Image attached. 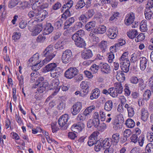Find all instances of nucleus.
Here are the masks:
<instances>
[{
	"label": "nucleus",
	"instance_id": "2f4dec72",
	"mask_svg": "<svg viewBox=\"0 0 153 153\" xmlns=\"http://www.w3.org/2000/svg\"><path fill=\"white\" fill-rule=\"evenodd\" d=\"M141 119L144 121H146L149 117L148 111L145 108H142L141 110Z\"/></svg>",
	"mask_w": 153,
	"mask_h": 153
},
{
	"label": "nucleus",
	"instance_id": "423d86ee",
	"mask_svg": "<svg viewBox=\"0 0 153 153\" xmlns=\"http://www.w3.org/2000/svg\"><path fill=\"white\" fill-rule=\"evenodd\" d=\"M69 119V115L67 114H65L60 117L58 120V123L62 129H67L68 125L67 123Z\"/></svg>",
	"mask_w": 153,
	"mask_h": 153
},
{
	"label": "nucleus",
	"instance_id": "6ab92c4d",
	"mask_svg": "<svg viewBox=\"0 0 153 153\" xmlns=\"http://www.w3.org/2000/svg\"><path fill=\"white\" fill-rule=\"evenodd\" d=\"M125 108L127 109L129 117H132L134 114V108L130 104L126 103L124 106Z\"/></svg>",
	"mask_w": 153,
	"mask_h": 153
},
{
	"label": "nucleus",
	"instance_id": "1a4fd4ad",
	"mask_svg": "<svg viewBox=\"0 0 153 153\" xmlns=\"http://www.w3.org/2000/svg\"><path fill=\"white\" fill-rule=\"evenodd\" d=\"M99 133L98 132H94L89 137V140L88 142V145L90 146L95 145V146L96 145L98 141L97 137Z\"/></svg>",
	"mask_w": 153,
	"mask_h": 153
},
{
	"label": "nucleus",
	"instance_id": "774afa93",
	"mask_svg": "<svg viewBox=\"0 0 153 153\" xmlns=\"http://www.w3.org/2000/svg\"><path fill=\"white\" fill-rule=\"evenodd\" d=\"M141 151L140 148L135 147L131 149L130 152V153H140Z\"/></svg>",
	"mask_w": 153,
	"mask_h": 153
},
{
	"label": "nucleus",
	"instance_id": "a878e982",
	"mask_svg": "<svg viewBox=\"0 0 153 153\" xmlns=\"http://www.w3.org/2000/svg\"><path fill=\"white\" fill-rule=\"evenodd\" d=\"M111 142L112 144H113V146L116 145L119 141L120 137V134L118 133H116L114 134L112 136L111 138Z\"/></svg>",
	"mask_w": 153,
	"mask_h": 153
},
{
	"label": "nucleus",
	"instance_id": "4468645a",
	"mask_svg": "<svg viewBox=\"0 0 153 153\" xmlns=\"http://www.w3.org/2000/svg\"><path fill=\"white\" fill-rule=\"evenodd\" d=\"M99 66L102 72L107 74L110 72V67L108 64L105 63H100L99 64Z\"/></svg>",
	"mask_w": 153,
	"mask_h": 153
},
{
	"label": "nucleus",
	"instance_id": "e433bc0d",
	"mask_svg": "<svg viewBox=\"0 0 153 153\" xmlns=\"http://www.w3.org/2000/svg\"><path fill=\"white\" fill-rule=\"evenodd\" d=\"M138 32L135 29L130 30L127 33L128 36L131 39L134 38L138 35Z\"/></svg>",
	"mask_w": 153,
	"mask_h": 153
},
{
	"label": "nucleus",
	"instance_id": "680f3d73",
	"mask_svg": "<svg viewBox=\"0 0 153 153\" xmlns=\"http://www.w3.org/2000/svg\"><path fill=\"white\" fill-rule=\"evenodd\" d=\"M46 37L44 34L39 35L38 36L36 41L38 42H42L44 41Z\"/></svg>",
	"mask_w": 153,
	"mask_h": 153
},
{
	"label": "nucleus",
	"instance_id": "cd10ccee",
	"mask_svg": "<svg viewBox=\"0 0 153 153\" xmlns=\"http://www.w3.org/2000/svg\"><path fill=\"white\" fill-rule=\"evenodd\" d=\"M113 103L112 100H108L105 104L104 109L107 111H110L113 108Z\"/></svg>",
	"mask_w": 153,
	"mask_h": 153
},
{
	"label": "nucleus",
	"instance_id": "39448f33",
	"mask_svg": "<svg viewBox=\"0 0 153 153\" xmlns=\"http://www.w3.org/2000/svg\"><path fill=\"white\" fill-rule=\"evenodd\" d=\"M123 88L120 82L116 83L115 88H109V94L113 97H116L118 94H121L123 91Z\"/></svg>",
	"mask_w": 153,
	"mask_h": 153
},
{
	"label": "nucleus",
	"instance_id": "5701e85b",
	"mask_svg": "<svg viewBox=\"0 0 153 153\" xmlns=\"http://www.w3.org/2000/svg\"><path fill=\"white\" fill-rule=\"evenodd\" d=\"M93 56V53L91 51L88 50L84 51L82 54V58L87 59L91 58Z\"/></svg>",
	"mask_w": 153,
	"mask_h": 153
},
{
	"label": "nucleus",
	"instance_id": "13d9d810",
	"mask_svg": "<svg viewBox=\"0 0 153 153\" xmlns=\"http://www.w3.org/2000/svg\"><path fill=\"white\" fill-rule=\"evenodd\" d=\"M94 10L93 9H91L86 12V15L88 18H90L94 15Z\"/></svg>",
	"mask_w": 153,
	"mask_h": 153
},
{
	"label": "nucleus",
	"instance_id": "6e6552de",
	"mask_svg": "<svg viewBox=\"0 0 153 153\" xmlns=\"http://www.w3.org/2000/svg\"><path fill=\"white\" fill-rule=\"evenodd\" d=\"M78 70L75 67L69 68L65 72L64 76L67 79H71L78 74Z\"/></svg>",
	"mask_w": 153,
	"mask_h": 153
},
{
	"label": "nucleus",
	"instance_id": "3c124183",
	"mask_svg": "<svg viewBox=\"0 0 153 153\" xmlns=\"http://www.w3.org/2000/svg\"><path fill=\"white\" fill-rule=\"evenodd\" d=\"M139 87L141 90L143 91L146 87V85L144 84V82L142 78H140L139 81Z\"/></svg>",
	"mask_w": 153,
	"mask_h": 153
},
{
	"label": "nucleus",
	"instance_id": "a18cd8bd",
	"mask_svg": "<svg viewBox=\"0 0 153 153\" xmlns=\"http://www.w3.org/2000/svg\"><path fill=\"white\" fill-rule=\"evenodd\" d=\"M128 54L129 53L128 52H124L120 58V62H127L126 61H129L128 59Z\"/></svg>",
	"mask_w": 153,
	"mask_h": 153
},
{
	"label": "nucleus",
	"instance_id": "37998d69",
	"mask_svg": "<svg viewBox=\"0 0 153 153\" xmlns=\"http://www.w3.org/2000/svg\"><path fill=\"white\" fill-rule=\"evenodd\" d=\"M113 123V128L115 130H117L122 128V124L118 120H114Z\"/></svg>",
	"mask_w": 153,
	"mask_h": 153
},
{
	"label": "nucleus",
	"instance_id": "c9c22d12",
	"mask_svg": "<svg viewBox=\"0 0 153 153\" xmlns=\"http://www.w3.org/2000/svg\"><path fill=\"white\" fill-rule=\"evenodd\" d=\"M36 4L42 9L46 8L48 7V4L45 2V0H38L36 2Z\"/></svg>",
	"mask_w": 153,
	"mask_h": 153
},
{
	"label": "nucleus",
	"instance_id": "9b49d317",
	"mask_svg": "<svg viewBox=\"0 0 153 153\" xmlns=\"http://www.w3.org/2000/svg\"><path fill=\"white\" fill-rule=\"evenodd\" d=\"M82 108V104L80 102H77L71 108V113L73 115H75L79 113Z\"/></svg>",
	"mask_w": 153,
	"mask_h": 153
},
{
	"label": "nucleus",
	"instance_id": "20e7f679",
	"mask_svg": "<svg viewBox=\"0 0 153 153\" xmlns=\"http://www.w3.org/2000/svg\"><path fill=\"white\" fill-rule=\"evenodd\" d=\"M95 109L94 105L91 106L85 109L83 114L78 115L76 119L77 120L81 121L87 120L91 117L92 115V111Z\"/></svg>",
	"mask_w": 153,
	"mask_h": 153
},
{
	"label": "nucleus",
	"instance_id": "aec40b11",
	"mask_svg": "<svg viewBox=\"0 0 153 153\" xmlns=\"http://www.w3.org/2000/svg\"><path fill=\"white\" fill-rule=\"evenodd\" d=\"M127 62H120V67L123 71L125 73L128 72L129 70V67L130 65V62L129 61H127Z\"/></svg>",
	"mask_w": 153,
	"mask_h": 153
},
{
	"label": "nucleus",
	"instance_id": "58836bf2",
	"mask_svg": "<svg viewBox=\"0 0 153 153\" xmlns=\"http://www.w3.org/2000/svg\"><path fill=\"white\" fill-rule=\"evenodd\" d=\"M21 0H10L8 3V6L10 9H12L17 5L19 4Z\"/></svg>",
	"mask_w": 153,
	"mask_h": 153
},
{
	"label": "nucleus",
	"instance_id": "bf43d9fd",
	"mask_svg": "<svg viewBox=\"0 0 153 153\" xmlns=\"http://www.w3.org/2000/svg\"><path fill=\"white\" fill-rule=\"evenodd\" d=\"M87 18L85 14H82L79 17V20L80 22L81 21V22L84 24L87 21Z\"/></svg>",
	"mask_w": 153,
	"mask_h": 153
},
{
	"label": "nucleus",
	"instance_id": "f3484780",
	"mask_svg": "<svg viewBox=\"0 0 153 153\" xmlns=\"http://www.w3.org/2000/svg\"><path fill=\"white\" fill-rule=\"evenodd\" d=\"M37 14V19L39 21H41L43 20L48 15V12L46 10L41 9L38 10Z\"/></svg>",
	"mask_w": 153,
	"mask_h": 153
},
{
	"label": "nucleus",
	"instance_id": "6e6d98bb",
	"mask_svg": "<svg viewBox=\"0 0 153 153\" xmlns=\"http://www.w3.org/2000/svg\"><path fill=\"white\" fill-rule=\"evenodd\" d=\"M5 6H3L2 5H0V12L1 13V17L4 18L5 16L6 13V11H5Z\"/></svg>",
	"mask_w": 153,
	"mask_h": 153
},
{
	"label": "nucleus",
	"instance_id": "0e129e2a",
	"mask_svg": "<svg viewBox=\"0 0 153 153\" xmlns=\"http://www.w3.org/2000/svg\"><path fill=\"white\" fill-rule=\"evenodd\" d=\"M52 131L53 133L56 132L59 129L56 126V123H52L51 124Z\"/></svg>",
	"mask_w": 153,
	"mask_h": 153
},
{
	"label": "nucleus",
	"instance_id": "dca6fc26",
	"mask_svg": "<svg viewBox=\"0 0 153 153\" xmlns=\"http://www.w3.org/2000/svg\"><path fill=\"white\" fill-rule=\"evenodd\" d=\"M140 69L144 71L146 68L147 65L148 64V59L145 57H141L140 58Z\"/></svg>",
	"mask_w": 153,
	"mask_h": 153
},
{
	"label": "nucleus",
	"instance_id": "72a5a7b5",
	"mask_svg": "<svg viewBox=\"0 0 153 153\" xmlns=\"http://www.w3.org/2000/svg\"><path fill=\"white\" fill-rule=\"evenodd\" d=\"M116 79L118 81L120 82H123L125 80V75L122 71H117Z\"/></svg>",
	"mask_w": 153,
	"mask_h": 153
},
{
	"label": "nucleus",
	"instance_id": "4be33fe9",
	"mask_svg": "<svg viewBox=\"0 0 153 153\" xmlns=\"http://www.w3.org/2000/svg\"><path fill=\"white\" fill-rule=\"evenodd\" d=\"M100 91L97 88H95L93 90L90 96V99L91 100H93L97 99L100 96Z\"/></svg>",
	"mask_w": 153,
	"mask_h": 153
},
{
	"label": "nucleus",
	"instance_id": "bb28decb",
	"mask_svg": "<svg viewBox=\"0 0 153 153\" xmlns=\"http://www.w3.org/2000/svg\"><path fill=\"white\" fill-rule=\"evenodd\" d=\"M135 19L134 14L132 12H131L128 14V18L126 19V23L127 25H128L130 24L133 23Z\"/></svg>",
	"mask_w": 153,
	"mask_h": 153
},
{
	"label": "nucleus",
	"instance_id": "a19ab883",
	"mask_svg": "<svg viewBox=\"0 0 153 153\" xmlns=\"http://www.w3.org/2000/svg\"><path fill=\"white\" fill-rule=\"evenodd\" d=\"M146 22V20H143L140 23V28L142 32H145L147 30Z\"/></svg>",
	"mask_w": 153,
	"mask_h": 153
},
{
	"label": "nucleus",
	"instance_id": "ddd939ff",
	"mask_svg": "<svg viewBox=\"0 0 153 153\" xmlns=\"http://www.w3.org/2000/svg\"><path fill=\"white\" fill-rule=\"evenodd\" d=\"M85 125L83 123L77 124H74L71 127L72 131L76 133L79 132L84 128Z\"/></svg>",
	"mask_w": 153,
	"mask_h": 153
},
{
	"label": "nucleus",
	"instance_id": "f257e3e1",
	"mask_svg": "<svg viewBox=\"0 0 153 153\" xmlns=\"http://www.w3.org/2000/svg\"><path fill=\"white\" fill-rule=\"evenodd\" d=\"M85 34L84 31L82 30H80L72 35V39L77 47L83 48L85 46V42L82 38V37L84 36Z\"/></svg>",
	"mask_w": 153,
	"mask_h": 153
},
{
	"label": "nucleus",
	"instance_id": "c03bdc74",
	"mask_svg": "<svg viewBox=\"0 0 153 153\" xmlns=\"http://www.w3.org/2000/svg\"><path fill=\"white\" fill-rule=\"evenodd\" d=\"M85 2L84 0H79L77 1L75 6L76 9H81L85 6Z\"/></svg>",
	"mask_w": 153,
	"mask_h": 153
},
{
	"label": "nucleus",
	"instance_id": "4c0bfd02",
	"mask_svg": "<svg viewBox=\"0 0 153 153\" xmlns=\"http://www.w3.org/2000/svg\"><path fill=\"white\" fill-rule=\"evenodd\" d=\"M96 25V22L94 21L89 22L85 25V29L88 31H91L94 28Z\"/></svg>",
	"mask_w": 153,
	"mask_h": 153
},
{
	"label": "nucleus",
	"instance_id": "c756f323",
	"mask_svg": "<svg viewBox=\"0 0 153 153\" xmlns=\"http://www.w3.org/2000/svg\"><path fill=\"white\" fill-rule=\"evenodd\" d=\"M57 64L54 63H50L46 66L45 67V71L47 72L51 71H53L56 68Z\"/></svg>",
	"mask_w": 153,
	"mask_h": 153
},
{
	"label": "nucleus",
	"instance_id": "f704fd0d",
	"mask_svg": "<svg viewBox=\"0 0 153 153\" xmlns=\"http://www.w3.org/2000/svg\"><path fill=\"white\" fill-rule=\"evenodd\" d=\"M73 1L72 0H68L66 3L63 5L61 10L64 11V9L69 10L73 5Z\"/></svg>",
	"mask_w": 153,
	"mask_h": 153
},
{
	"label": "nucleus",
	"instance_id": "393cba45",
	"mask_svg": "<svg viewBox=\"0 0 153 153\" xmlns=\"http://www.w3.org/2000/svg\"><path fill=\"white\" fill-rule=\"evenodd\" d=\"M93 120L94 126L95 128L98 127L100 124V120L99 119V114L98 112H95L94 114L93 119Z\"/></svg>",
	"mask_w": 153,
	"mask_h": 153
},
{
	"label": "nucleus",
	"instance_id": "603ef678",
	"mask_svg": "<svg viewBox=\"0 0 153 153\" xmlns=\"http://www.w3.org/2000/svg\"><path fill=\"white\" fill-rule=\"evenodd\" d=\"M99 67V65H97L96 64H94L91 66L90 69L93 73H96L98 72Z\"/></svg>",
	"mask_w": 153,
	"mask_h": 153
},
{
	"label": "nucleus",
	"instance_id": "e2e57ef3",
	"mask_svg": "<svg viewBox=\"0 0 153 153\" xmlns=\"http://www.w3.org/2000/svg\"><path fill=\"white\" fill-rule=\"evenodd\" d=\"M147 139L150 142L153 141V132L152 131H149L147 132L146 136Z\"/></svg>",
	"mask_w": 153,
	"mask_h": 153
},
{
	"label": "nucleus",
	"instance_id": "79ce46f5",
	"mask_svg": "<svg viewBox=\"0 0 153 153\" xmlns=\"http://www.w3.org/2000/svg\"><path fill=\"white\" fill-rule=\"evenodd\" d=\"M125 124L127 127L131 128L134 127L135 123L133 120L130 118H128L126 120Z\"/></svg>",
	"mask_w": 153,
	"mask_h": 153
},
{
	"label": "nucleus",
	"instance_id": "09e8293b",
	"mask_svg": "<svg viewBox=\"0 0 153 153\" xmlns=\"http://www.w3.org/2000/svg\"><path fill=\"white\" fill-rule=\"evenodd\" d=\"M106 31V27L104 26H100L97 29L96 32L97 33L103 34Z\"/></svg>",
	"mask_w": 153,
	"mask_h": 153
},
{
	"label": "nucleus",
	"instance_id": "ea45409f",
	"mask_svg": "<svg viewBox=\"0 0 153 153\" xmlns=\"http://www.w3.org/2000/svg\"><path fill=\"white\" fill-rule=\"evenodd\" d=\"M144 14L146 19L148 20H149L151 19L152 15L153 14L152 11L148 8H146Z\"/></svg>",
	"mask_w": 153,
	"mask_h": 153
},
{
	"label": "nucleus",
	"instance_id": "a211bd4d",
	"mask_svg": "<svg viewBox=\"0 0 153 153\" xmlns=\"http://www.w3.org/2000/svg\"><path fill=\"white\" fill-rule=\"evenodd\" d=\"M80 87L82 89V91L86 95L89 92L90 87L87 82L83 81L80 84Z\"/></svg>",
	"mask_w": 153,
	"mask_h": 153
},
{
	"label": "nucleus",
	"instance_id": "338daca9",
	"mask_svg": "<svg viewBox=\"0 0 153 153\" xmlns=\"http://www.w3.org/2000/svg\"><path fill=\"white\" fill-rule=\"evenodd\" d=\"M114 146H109L108 148H106L104 151V153H112L114 152Z\"/></svg>",
	"mask_w": 153,
	"mask_h": 153
},
{
	"label": "nucleus",
	"instance_id": "864d4df0",
	"mask_svg": "<svg viewBox=\"0 0 153 153\" xmlns=\"http://www.w3.org/2000/svg\"><path fill=\"white\" fill-rule=\"evenodd\" d=\"M146 150L149 153H153V144L152 143L148 144L146 146Z\"/></svg>",
	"mask_w": 153,
	"mask_h": 153
},
{
	"label": "nucleus",
	"instance_id": "412c9836",
	"mask_svg": "<svg viewBox=\"0 0 153 153\" xmlns=\"http://www.w3.org/2000/svg\"><path fill=\"white\" fill-rule=\"evenodd\" d=\"M39 58V55L38 53H36L33 56L30 58L28 61V64L30 66L32 65H34L39 62L38 60Z\"/></svg>",
	"mask_w": 153,
	"mask_h": 153
},
{
	"label": "nucleus",
	"instance_id": "4d7b16f0",
	"mask_svg": "<svg viewBox=\"0 0 153 153\" xmlns=\"http://www.w3.org/2000/svg\"><path fill=\"white\" fill-rule=\"evenodd\" d=\"M125 41L123 39H119L118 40V43L115 44V47L118 48L125 44Z\"/></svg>",
	"mask_w": 153,
	"mask_h": 153
},
{
	"label": "nucleus",
	"instance_id": "7c9ffc66",
	"mask_svg": "<svg viewBox=\"0 0 153 153\" xmlns=\"http://www.w3.org/2000/svg\"><path fill=\"white\" fill-rule=\"evenodd\" d=\"M75 22V19L74 17H71L67 19L64 24V28L66 29L68 28Z\"/></svg>",
	"mask_w": 153,
	"mask_h": 153
},
{
	"label": "nucleus",
	"instance_id": "9d476101",
	"mask_svg": "<svg viewBox=\"0 0 153 153\" xmlns=\"http://www.w3.org/2000/svg\"><path fill=\"white\" fill-rule=\"evenodd\" d=\"M56 52L43 51L42 54V56L45 57L43 61L44 63H46L49 62L56 56Z\"/></svg>",
	"mask_w": 153,
	"mask_h": 153
},
{
	"label": "nucleus",
	"instance_id": "473e14b6",
	"mask_svg": "<svg viewBox=\"0 0 153 153\" xmlns=\"http://www.w3.org/2000/svg\"><path fill=\"white\" fill-rule=\"evenodd\" d=\"M53 30V27L51 24L49 23L47 24L44 30V33L46 35L49 34L51 33Z\"/></svg>",
	"mask_w": 153,
	"mask_h": 153
},
{
	"label": "nucleus",
	"instance_id": "b1692460",
	"mask_svg": "<svg viewBox=\"0 0 153 153\" xmlns=\"http://www.w3.org/2000/svg\"><path fill=\"white\" fill-rule=\"evenodd\" d=\"M60 83L58 79H54L52 81L51 85L52 86V88L55 89L54 92L57 93L59 91L60 89V86H59Z\"/></svg>",
	"mask_w": 153,
	"mask_h": 153
},
{
	"label": "nucleus",
	"instance_id": "f8f14e48",
	"mask_svg": "<svg viewBox=\"0 0 153 153\" xmlns=\"http://www.w3.org/2000/svg\"><path fill=\"white\" fill-rule=\"evenodd\" d=\"M117 33L118 30L115 27L109 28L107 32L108 36L111 39H114L116 37Z\"/></svg>",
	"mask_w": 153,
	"mask_h": 153
},
{
	"label": "nucleus",
	"instance_id": "f03ea898",
	"mask_svg": "<svg viewBox=\"0 0 153 153\" xmlns=\"http://www.w3.org/2000/svg\"><path fill=\"white\" fill-rule=\"evenodd\" d=\"M48 85V82L45 80L42 76L38 77L36 80V84L33 87L34 88H37V91L39 93H42L45 91L46 87Z\"/></svg>",
	"mask_w": 153,
	"mask_h": 153
},
{
	"label": "nucleus",
	"instance_id": "2eb2a0df",
	"mask_svg": "<svg viewBox=\"0 0 153 153\" xmlns=\"http://www.w3.org/2000/svg\"><path fill=\"white\" fill-rule=\"evenodd\" d=\"M63 70L59 67L56 68L54 71L51 73V76L53 78H56L61 76L62 74Z\"/></svg>",
	"mask_w": 153,
	"mask_h": 153
},
{
	"label": "nucleus",
	"instance_id": "8fccbe9b",
	"mask_svg": "<svg viewBox=\"0 0 153 153\" xmlns=\"http://www.w3.org/2000/svg\"><path fill=\"white\" fill-rule=\"evenodd\" d=\"M21 36V34L20 33L17 32L14 33L12 37V39L15 42H17L20 38Z\"/></svg>",
	"mask_w": 153,
	"mask_h": 153
},
{
	"label": "nucleus",
	"instance_id": "052dcab7",
	"mask_svg": "<svg viewBox=\"0 0 153 153\" xmlns=\"http://www.w3.org/2000/svg\"><path fill=\"white\" fill-rule=\"evenodd\" d=\"M54 48L57 49H59V50L62 49L64 48V47L62 42H59L56 43L54 45Z\"/></svg>",
	"mask_w": 153,
	"mask_h": 153
},
{
	"label": "nucleus",
	"instance_id": "7ed1b4c3",
	"mask_svg": "<svg viewBox=\"0 0 153 153\" xmlns=\"http://www.w3.org/2000/svg\"><path fill=\"white\" fill-rule=\"evenodd\" d=\"M111 141V139L108 138L104 140L100 139L97 143L96 145L94 146L95 150L98 152L100 151L102 149L104 150L111 146L112 144Z\"/></svg>",
	"mask_w": 153,
	"mask_h": 153
},
{
	"label": "nucleus",
	"instance_id": "49530a36",
	"mask_svg": "<svg viewBox=\"0 0 153 153\" xmlns=\"http://www.w3.org/2000/svg\"><path fill=\"white\" fill-rule=\"evenodd\" d=\"M151 95V91L149 90L146 91L143 95V99L148 100L150 98Z\"/></svg>",
	"mask_w": 153,
	"mask_h": 153
},
{
	"label": "nucleus",
	"instance_id": "69168bd1",
	"mask_svg": "<svg viewBox=\"0 0 153 153\" xmlns=\"http://www.w3.org/2000/svg\"><path fill=\"white\" fill-rule=\"evenodd\" d=\"M131 82L134 84H137L139 81V79L135 76H133L131 77L130 79Z\"/></svg>",
	"mask_w": 153,
	"mask_h": 153
},
{
	"label": "nucleus",
	"instance_id": "5fc2aeb1",
	"mask_svg": "<svg viewBox=\"0 0 153 153\" xmlns=\"http://www.w3.org/2000/svg\"><path fill=\"white\" fill-rule=\"evenodd\" d=\"M34 21L32 20H30L28 22V28L29 30L31 32L35 28V25L33 24Z\"/></svg>",
	"mask_w": 153,
	"mask_h": 153
},
{
	"label": "nucleus",
	"instance_id": "c85d7f7f",
	"mask_svg": "<svg viewBox=\"0 0 153 153\" xmlns=\"http://www.w3.org/2000/svg\"><path fill=\"white\" fill-rule=\"evenodd\" d=\"M42 24L38 25L36 27H35L34 29L32 31L31 35L33 36H35L39 34L42 31Z\"/></svg>",
	"mask_w": 153,
	"mask_h": 153
},
{
	"label": "nucleus",
	"instance_id": "0eeeda50",
	"mask_svg": "<svg viewBox=\"0 0 153 153\" xmlns=\"http://www.w3.org/2000/svg\"><path fill=\"white\" fill-rule=\"evenodd\" d=\"M73 58L72 53L71 51L67 49L63 52L61 57L62 62L65 64L69 62Z\"/></svg>",
	"mask_w": 153,
	"mask_h": 153
},
{
	"label": "nucleus",
	"instance_id": "de8ad7c7",
	"mask_svg": "<svg viewBox=\"0 0 153 153\" xmlns=\"http://www.w3.org/2000/svg\"><path fill=\"white\" fill-rule=\"evenodd\" d=\"M65 103L63 101H61L58 104L57 106V108L59 111L64 110L65 108Z\"/></svg>",
	"mask_w": 153,
	"mask_h": 153
}]
</instances>
